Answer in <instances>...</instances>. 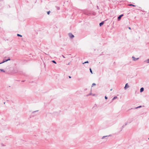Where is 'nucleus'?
<instances>
[{"mask_svg":"<svg viewBox=\"0 0 149 149\" xmlns=\"http://www.w3.org/2000/svg\"><path fill=\"white\" fill-rule=\"evenodd\" d=\"M84 13L88 15H90L92 14V12H86Z\"/></svg>","mask_w":149,"mask_h":149,"instance_id":"nucleus-1","label":"nucleus"},{"mask_svg":"<svg viewBox=\"0 0 149 149\" xmlns=\"http://www.w3.org/2000/svg\"><path fill=\"white\" fill-rule=\"evenodd\" d=\"M68 35L71 38H72L74 37V36L71 33H69Z\"/></svg>","mask_w":149,"mask_h":149,"instance_id":"nucleus-2","label":"nucleus"},{"mask_svg":"<svg viewBox=\"0 0 149 149\" xmlns=\"http://www.w3.org/2000/svg\"><path fill=\"white\" fill-rule=\"evenodd\" d=\"M132 59L133 61H136V60H138V59H139V58H136L134 56H132Z\"/></svg>","mask_w":149,"mask_h":149,"instance_id":"nucleus-3","label":"nucleus"},{"mask_svg":"<svg viewBox=\"0 0 149 149\" xmlns=\"http://www.w3.org/2000/svg\"><path fill=\"white\" fill-rule=\"evenodd\" d=\"M129 85H128V84L127 83L125 85V86L124 87L125 89V90L127 88H129Z\"/></svg>","mask_w":149,"mask_h":149,"instance_id":"nucleus-4","label":"nucleus"},{"mask_svg":"<svg viewBox=\"0 0 149 149\" xmlns=\"http://www.w3.org/2000/svg\"><path fill=\"white\" fill-rule=\"evenodd\" d=\"M123 16V14H122V15H119L118 17V20H120V19L121 17L122 16Z\"/></svg>","mask_w":149,"mask_h":149,"instance_id":"nucleus-5","label":"nucleus"},{"mask_svg":"<svg viewBox=\"0 0 149 149\" xmlns=\"http://www.w3.org/2000/svg\"><path fill=\"white\" fill-rule=\"evenodd\" d=\"M10 60V57H8V59H6V61H3V62H2V63H4V62H6V61H8Z\"/></svg>","mask_w":149,"mask_h":149,"instance_id":"nucleus-6","label":"nucleus"},{"mask_svg":"<svg viewBox=\"0 0 149 149\" xmlns=\"http://www.w3.org/2000/svg\"><path fill=\"white\" fill-rule=\"evenodd\" d=\"M144 91V88L143 87H142L140 89V92H143Z\"/></svg>","mask_w":149,"mask_h":149,"instance_id":"nucleus-7","label":"nucleus"},{"mask_svg":"<svg viewBox=\"0 0 149 149\" xmlns=\"http://www.w3.org/2000/svg\"><path fill=\"white\" fill-rule=\"evenodd\" d=\"M104 24V21H103L101 22L99 24L100 26H101Z\"/></svg>","mask_w":149,"mask_h":149,"instance_id":"nucleus-8","label":"nucleus"},{"mask_svg":"<svg viewBox=\"0 0 149 149\" xmlns=\"http://www.w3.org/2000/svg\"><path fill=\"white\" fill-rule=\"evenodd\" d=\"M108 136H103L102 138V139H104L105 138H107V137H108ZM106 139H107V138H106Z\"/></svg>","mask_w":149,"mask_h":149,"instance_id":"nucleus-9","label":"nucleus"},{"mask_svg":"<svg viewBox=\"0 0 149 149\" xmlns=\"http://www.w3.org/2000/svg\"><path fill=\"white\" fill-rule=\"evenodd\" d=\"M144 62H146L147 63H149V59H147L144 61Z\"/></svg>","mask_w":149,"mask_h":149,"instance_id":"nucleus-10","label":"nucleus"},{"mask_svg":"<svg viewBox=\"0 0 149 149\" xmlns=\"http://www.w3.org/2000/svg\"><path fill=\"white\" fill-rule=\"evenodd\" d=\"M0 71H1L3 72H5V71L3 69H0Z\"/></svg>","mask_w":149,"mask_h":149,"instance_id":"nucleus-11","label":"nucleus"},{"mask_svg":"<svg viewBox=\"0 0 149 149\" xmlns=\"http://www.w3.org/2000/svg\"><path fill=\"white\" fill-rule=\"evenodd\" d=\"M117 98V96H115L112 99V100H115Z\"/></svg>","mask_w":149,"mask_h":149,"instance_id":"nucleus-12","label":"nucleus"},{"mask_svg":"<svg viewBox=\"0 0 149 149\" xmlns=\"http://www.w3.org/2000/svg\"><path fill=\"white\" fill-rule=\"evenodd\" d=\"M92 14L93 15H95L96 14V13L94 12H92Z\"/></svg>","mask_w":149,"mask_h":149,"instance_id":"nucleus-13","label":"nucleus"},{"mask_svg":"<svg viewBox=\"0 0 149 149\" xmlns=\"http://www.w3.org/2000/svg\"><path fill=\"white\" fill-rule=\"evenodd\" d=\"M17 36H19V37H22V36L20 35V34H17Z\"/></svg>","mask_w":149,"mask_h":149,"instance_id":"nucleus-14","label":"nucleus"},{"mask_svg":"<svg viewBox=\"0 0 149 149\" xmlns=\"http://www.w3.org/2000/svg\"><path fill=\"white\" fill-rule=\"evenodd\" d=\"M141 107V106H139L136 107L135 109H137L140 108Z\"/></svg>","mask_w":149,"mask_h":149,"instance_id":"nucleus-15","label":"nucleus"},{"mask_svg":"<svg viewBox=\"0 0 149 149\" xmlns=\"http://www.w3.org/2000/svg\"><path fill=\"white\" fill-rule=\"evenodd\" d=\"M88 63V61H87L85 62L84 63H83V64H85V63Z\"/></svg>","mask_w":149,"mask_h":149,"instance_id":"nucleus-16","label":"nucleus"},{"mask_svg":"<svg viewBox=\"0 0 149 149\" xmlns=\"http://www.w3.org/2000/svg\"><path fill=\"white\" fill-rule=\"evenodd\" d=\"M52 61L55 64H56V62L55 61H54V60H53V61Z\"/></svg>","mask_w":149,"mask_h":149,"instance_id":"nucleus-17","label":"nucleus"},{"mask_svg":"<svg viewBox=\"0 0 149 149\" xmlns=\"http://www.w3.org/2000/svg\"><path fill=\"white\" fill-rule=\"evenodd\" d=\"M129 6H134V7L135 6V5H134L133 4H129Z\"/></svg>","mask_w":149,"mask_h":149,"instance_id":"nucleus-18","label":"nucleus"},{"mask_svg":"<svg viewBox=\"0 0 149 149\" xmlns=\"http://www.w3.org/2000/svg\"><path fill=\"white\" fill-rule=\"evenodd\" d=\"M90 72H91L92 74V73H92V70H91V68H90Z\"/></svg>","mask_w":149,"mask_h":149,"instance_id":"nucleus-19","label":"nucleus"},{"mask_svg":"<svg viewBox=\"0 0 149 149\" xmlns=\"http://www.w3.org/2000/svg\"><path fill=\"white\" fill-rule=\"evenodd\" d=\"M95 85H96V84H95V83H93V84H92V86H95Z\"/></svg>","mask_w":149,"mask_h":149,"instance_id":"nucleus-20","label":"nucleus"},{"mask_svg":"<svg viewBox=\"0 0 149 149\" xmlns=\"http://www.w3.org/2000/svg\"><path fill=\"white\" fill-rule=\"evenodd\" d=\"M92 94L91 93V92L89 94V95H92Z\"/></svg>","mask_w":149,"mask_h":149,"instance_id":"nucleus-21","label":"nucleus"},{"mask_svg":"<svg viewBox=\"0 0 149 149\" xmlns=\"http://www.w3.org/2000/svg\"><path fill=\"white\" fill-rule=\"evenodd\" d=\"M38 111L37 110V111H33L32 112V113L33 114V113H34L35 112H36V111Z\"/></svg>","mask_w":149,"mask_h":149,"instance_id":"nucleus-22","label":"nucleus"},{"mask_svg":"<svg viewBox=\"0 0 149 149\" xmlns=\"http://www.w3.org/2000/svg\"><path fill=\"white\" fill-rule=\"evenodd\" d=\"M6 58V57H5L4 58V59L3 60V61H6V59H5V58Z\"/></svg>","mask_w":149,"mask_h":149,"instance_id":"nucleus-23","label":"nucleus"},{"mask_svg":"<svg viewBox=\"0 0 149 149\" xmlns=\"http://www.w3.org/2000/svg\"><path fill=\"white\" fill-rule=\"evenodd\" d=\"M50 12V11H49L47 12V14L48 15H49V14Z\"/></svg>","mask_w":149,"mask_h":149,"instance_id":"nucleus-24","label":"nucleus"},{"mask_svg":"<svg viewBox=\"0 0 149 149\" xmlns=\"http://www.w3.org/2000/svg\"><path fill=\"white\" fill-rule=\"evenodd\" d=\"M105 98L106 99H107V97L106 96H105Z\"/></svg>","mask_w":149,"mask_h":149,"instance_id":"nucleus-25","label":"nucleus"},{"mask_svg":"<svg viewBox=\"0 0 149 149\" xmlns=\"http://www.w3.org/2000/svg\"><path fill=\"white\" fill-rule=\"evenodd\" d=\"M127 125V124H125V125H123V126H122V127H124V126H125V125Z\"/></svg>","mask_w":149,"mask_h":149,"instance_id":"nucleus-26","label":"nucleus"},{"mask_svg":"<svg viewBox=\"0 0 149 149\" xmlns=\"http://www.w3.org/2000/svg\"><path fill=\"white\" fill-rule=\"evenodd\" d=\"M62 56L63 58H65V57L63 55H62Z\"/></svg>","mask_w":149,"mask_h":149,"instance_id":"nucleus-27","label":"nucleus"},{"mask_svg":"<svg viewBox=\"0 0 149 149\" xmlns=\"http://www.w3.org/2000/svg\"><path fill=\"white\" fill-rule=\"evenodd\" d=\"M89 95H89V94H88L87 95H86V96L88 97V96H89Z\"/></svg>","mask_w":149,"mask_h":149,"instance_id":"nucleus-28","label":"nucleus"},{"mask_svg":"<svg viewBox=\"0 0 149 149\" xmlns=\"http://www.w3.org/2000/svg\"><path fill=\"white\" fill-rule=\"evenodd\" d=\"M57 9L58 10H59V7H58L57 8Z\"/></svg>","mask_w":149,"mask_h":149,"instance_id":"nucleus-29","label":"nucleus"},{"mask_svg":"<svg viewBox=\"0 0 149 149\" xmlns=\"http://www.w3.org/2000/svg\"><path fill=\"white\" fill-rule=\"evenodd\" d=\"M97 9H98L99 7H98V6H97Z\"/></svg>","mask_w":149,"mask_h":149,"instance_id":"nucleus-30","label":"nucleus"},{"mask_svg":"<svg viewBox=\"0 0 149 149\" xmlns=\"http://www.w3.org/2000/svg\"><path fill=\"white\" fill-rule=\"evenodd\" d=\"M69 77L70 78H71V77L70 76H69Z\"/></svg>","mask_w":149,"mask_h":149,"instance_id":"nucleus-31","label":"nucleus"},{"mask_svg":"<svg viewBox=\"0 0 149 149\" xmlns=\"http://www.w3.org/2000/svg\"><path fill=\"white\" fill-rule=\"evenodd\" d=\"M92 95H93V96H94L95 95L94 94H92Z\"/></svg>","mask_w":149,"mask_h":149,"instance_id":"nucleus-32","label":"nucleus"},{"mask_svg":"<svg viewBox=\"0 0 149 149\" xmlns=\"http://www.w3.org/2000/svg\"><path fill=\"white\" fill-rule=\"evenodd\" d=\"M70 63H68V65H69L70 64Z\"/></svg>","mask_w":149,"mask_h":149,"instance_id":"nucleus-33","label":"nucleus"},{"mask_svg":"<svg viewBox=\"0 0 149 149\" xmlns=\"http://www.w3.org/2000/svg\"><path fill=\"white\" fill-rule=\"evenodd\" d=\"M129 29H131V28H130V27H129Z\"/></svg>","mask_w":149,"mask_h":149,"instance_id":"nucleus-34","label":"nucleus"},{"mask_svg":"<svg viewBox=\"0 0 149 149\" xmlns=\"http://www.w3.org/2000/svg\"><path fill=\"white\" fill-rule=\"evenodd\" d=\"M2 63V62H1V63H0V64H1V63Z\"/></svg>","mask_w":149,"mask_h":149,"instance_id":"nucleus-35","label":"nucleus"},{"mask_svg":"<svg viewBox=\"0 0 149 149\" xmlns=\"http://www.w3.org/2000/svg\"><path fill=\"white\" fill-rule=\"evenodd\" d=\"M148 140H149V138H148Z\"/></svg>","mask_w":149,"mask_h":149,"instance_id":"nucleus-36","label":"nucleus"}]
</instances>
